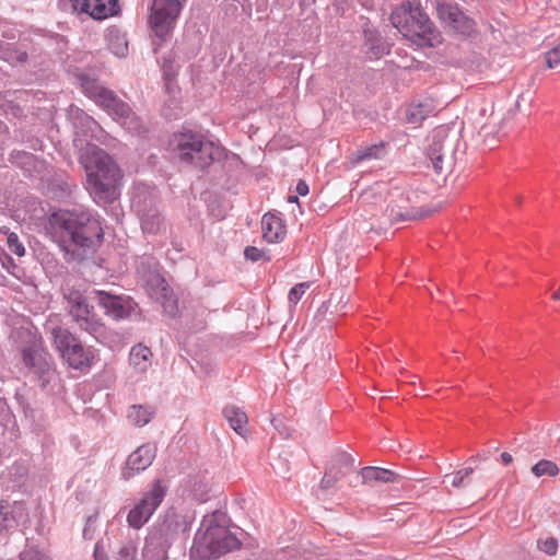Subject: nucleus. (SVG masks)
<instances>
[{
    "label": "nucleus",
    "mask_w": 560,
    "mask_h": 560,
    "mask_svg": "<svg viewBox=\"0 0 560 560\" xmlns=\"http://www.w3.org/2000/svg\"><path fill=\"white\" fill-rule=\"evenodd\" d=\"M50 225L61 248L74 259H83L103 237L100 222L86 211H60L52 214Z\"/></svg>",
    "instance_id": "1"
},
{
    "label": "nucleus",
    "mask_w": 560,
    "mask_h": 560,
    "mask_svg": "<svg viewBox=\"0 0 560 560\" xmlns=\"http://www.w3.org/2000/svg\"><path fill=\"white\" fill-rule=\"evenodd\" d=\"M81 160L86 173V189L94 200L103 203L116 200L120 172L114 160L96 145L88 147Z\"/></svg>",
    "instance_id": "2"
},
{
    "label": "nucleus",
    "mask_w": 560,
    "mask_h": 560,
    "mask_svg": "<svg viewBox=\"0 0 560 560\" xmlns=\"http://www.w3.org/2000/svg\"><path fill=\"white\" fill-rule=\"evenodd\" d=\"M238 545V539L226 526V515L217 511L205 516L190 552L192 558L211 560L237 548Z\"/></svg>",
    "instance_id": "3"
},
{
    "label": "nucleus",
    "mask_w": 560,
    "mask_h": 560,
    "mask_svg": "<svg viewBox=\"0 0 560 560\" xmlns=\"http://www.w3.org/2000/svg\"><path fill=\"white\" fill-rule=\"evenodd\" d=\"M170 145L178 162L199 170L207 168L223 156L220 145L192 131L174 133Z\"/></svg>",
    "instance_id": "4"
},
{
    "label": "nucleus",
    "mask_w": 560,
    "mask_h": 560,
    "mask_svg": "<svg viewBox=\"0 0 560 560\" xmlns=\"http://www.w3.org/2000/svg\"><path fill=\"white\" fill-rule=\"evenodd\" d=\"M390 22L405 37L419 46L434 47L441 43V33L428 15L411 2L402 3L393 11Z\"/></svg>",
    "instance_id": "5"
},
{
    "label": "nucleus",
    "mask_w": 560,
    "mask_h": 560,
    "mask_svg": "<svg viewBox=\"0 0 560 560\" xmlns=\"http://www.w3.org/2000/svg\"><path fill=\"white\" fill-rule=\"evenodd\" d=\"M80 85L88 97L104 108L125 129L137 133L143 129L142 119L133 113L127 103L120 101L113 91L88 77L80 78Z\"/></svg>",
    "instance_id": "6"
},
{
    "label": "nucleus",
    "mask_w": 560,
    "mask_h": 560,
    "mask_svg": "<svg viewBox=\"0 0 560 560\" xmlns=\"http://www.w3.org/2000/svg\"><path fill=\"white\" fill-rule=\"evenodd\" d=\"M50 332L55 348L68 365L74 370L86 371L95 360V350L93 347L84 346L67 328L55 325L49 320L46 325Z\"/></svg>",
    "instance_id": "7"
},
{
    "label": "nucleus",
    "mask_w": 560,
    "mask_h": 560,
    "mask_svg": "<svg viewBox=\"0 0 560 560\" xmlns=\"http://www.w3.org/2000/svg\"><path fill=\"white\" fill-rule=\"evenodd\" d=\"M63 298L67 302V310L80 329L89 332L96 340L106 335L105 325L93 312V307L86 302L80 290L63 288Z\"/></svg>",
    "instance_id": "8"
},
{
    "label": "nucleus",
    "mask_w": 560,
    "mask_h": 560,
    "mask_svg": "<svg viewBox=\"0 0 560 560\" xmlns=\"http://www.w3.org/2000/svg\"><path fill=\"white\" fill-rule=\"evenodd\" d=\"M457 143L456 135L446 128L434 129L427 154L435 173L441 174L452 167Z\"/></svg>",
    "instance_id": "9"
},
{
    "label": "nucleus",
    "mask_w": 560,
    "mask_h": 560,
    "mask_svg": "<svg viewBox=\"0 0 560 560\" xmlns=\"http://www.w3.org/2000/svg\"><path fill=\"white\" fill-rule=\"evenodd\" d=\"M186 1L187 0H152L149 24L155 36L165 39L172 33Z\"/></svg>",
    "instance_id": "10"
},
{
    "label": "nucleus",
    "mask_w": 560,
    "mask_h": 560,
    "mask_svg": "<svg viewBox=\"0 0 560 560\" xmlns=\"http://www.w3.org/2000/svg\"><path fill=\"white\" fill-rule=\"evenodd\" d=\"M166 490V486L161 480H155L133 509L130 510L127 516L129 526L136 529L141 528L162 503Z\"/></svg>",
    "instance_id": "11"
},
{
    "label": "nucleus",
    "mask_w": 560,
    "mask_h": 560,
    "mask_svg": "<svg viewBox=\"0 0 560 560\" xmlns=\"http://www.w3.org/2000/svg\"><path fill=\"white\" fill-rule=\"evenodd\" d=\"M132 207L140 218L141 229L144 233L156 234L163 226V217L161 215L155 197L144 189H137L132 197Z\"/></svg>",
    "instance_id": "12"
},
{
    "label": "nucleus",
    "mask_w": 560,
    "mask_h": 560,
    "mask_svg": "<svg viewBox=\"0 0 560 560\" xmlns=\"http://www.w3.org/2000/svg\"><path fill=\"white\" fill-rule=\"evenodd\" d=\"M177 525L170 518H165L147 537L142 550L145 560H166L167 550L176 533Z\"/></svg>",
    "instance_id": "13"
},
{
    "label": "nucleus",
    "mask_w": 560,
    "mask_h": 560,
    "mask_svg": "<svg viewBox=\"0 0 560 560\" xmlns=\"http://www.w3.org/2000/svg\"><path fill=\"white\" fill-rule=\"evenodd\" d=\"M438 16L442 23L463 36H470L476 32L475 21L466 15L457 4L442 3L436 8Z\"/></svg>",
    "instance_id": "14"
},
{
    "label": "nucleus",
    "mask_w": 560,
    "mask_h": 560,
    "mask_svg": "<svg viewBox=\"0 0 560 560\" xmlns=\"http://www.w3.org/2000/svg\"><path fill=\"white\" fill-rule=\"evenodd\" d=\"M147 288L150 296L162 304L166 314L170 316L176 315L177 300L164 278L156 272L150 273Z\"/></svg>",
    "instance_id": "15"
},
{
    "label": "nucleus",
    "mask_w": 560,
    "mask_h": 560,
    "mask_svg": "<svg viewBox=\"0 0 560 560\" xmlns=\"http://www.w3.org/2000/svg\"><path fill=\"white\" fill-rule=\"evenodd\" d=\"M22 360L24 365L34 374L43 380V384L49 381L52 372L49 355L36 346L25 347L22 350Z\"/></svg>",
    "instance_id": "16"
},
{
    "label": "nucleus",
    "mask_w": 560,
    "mask_h": 560,
    "mask_svg": "<svg viewBox=\"0 0 560 560\" xmlns=\"http://www.w3.org/2000/svg\"><path fill=\"white\" fill-rule=\"evenodd\" d=\"M96 301L105 314L114 319L128 317L133 310L132 301L129 298L114 295L105 291L96 292Z\"/></svg>",
    "instance_id": "17"
},
{
    "label": "nucleus",
    "mask_w": 560,
    "mask_h": 560,
    "mask_svg": "<svg viewBox=\"0 0 560 560\" xmlns=\"http://www.w3.org/2000/svg\"><path fill=\"white\" fill-rule=\"evenodd\" d=\"M156 447L153 444H143L131 453L127 459L126 469L122 471L124 479H130L135 474L143 471L153 462Z\"/></svg>",
    "instance_id": "18"
},
{
    "label": "nucleus",
    "mask_w": 560,
    "mask_h": 560,
    "mask_svg": "<svg viewBox=\"0 0 560 560\" xmlns=\"http://www.w3.org/2000/svg\"><path fill=\"white\" fill-rule=\"evenodd\" d=\"M355 479V482H351L352 486H357L359 482L376 486L378 483L399 482L402 476L389 469L369 466L362 468Z\"/></svg>",
    "instance_id": "19"
},
{
    "label": "nucleus",
    "mask_w": 560,
    "mask_h": 560,
    "mask_svg": "<svg viewBox=\"0 0 560 560\" xmlns=\"http://www.w3.org/2000/svg\"><path fill=\"white\" fill-rule=\"evenodd\" d=\"M25 505L21 502L12 504L0 500V534L13 528L19 521L26 517Z\"/></svg>",
    "instance_id": "20"
},
{
    "label": "nucleus",
    "mask_w": 560,
    "mask_h": 560,
    "mask_svg": "<svg viewBox=\"0 0 560 560\" xmlns=\"http://www.w3.org/2000/svg\"><path fill=\"white\" fill-rule=\"evenodd\" d=\"M364 47L370 58L378 59L389 51L388 44L375 30L364 28Z\"/></svg>",
    "instance_id": "21"
},
{
    "label": "nucleus",
    "mask_w": 560,
    "mask_h": 560,
    "mask_svg": "<svg viewBox=\"0 0 560 560\" xmlns=\"http://www.w3.org/2000/svg\"><path fill=\"white\" fill-rule=\"evenodd\" d=\"M262 236L269 243H275L283 238L285 234L284 225L279 217L267 213L261 220Z\"/></svg>",
    "instance_id": "22"
},
{
    "label": "nucleus",
    "mask_w": 560,
    "mask_h": 560,
    "mask_svg": "<svg viewBox=\"0 0 560 560\" xmlns=\"http://www.w3.org/2000/svg\"><path fill=\"white\" fill-rule=\"evenodd\" d=\"M152 352L150 348L139 343L131 348L129 354L130 365L137 372H145L151 366Z\"/></svg>",
    "instance_id": "23"
},
{
    "label": "nucleus",
    "mask_w": 560,
    "mask_h": 560,
    "mask_svg": "<svg viewBox=\"0 0 560 560\" xmlns=\"http://www.w3.org/2000/svg\"><path fill=\"white\" fill-rule=\"evenodd\" d=\"M223 416L228 420L230 427L240 435H244L247 425L246 413L236 406H226L223 409Z\"/></svg>",
    "instance_id": "24"
},
{
    "label": "nucleus",
    "mask_w": 560,
    "mask_h": 560,
    "mask_svg": "<svg viewBox=\"0 0 560 560\" xmlns=\"http://www.w3.org/2000/svg\"><path fill=\"white\" fill-rule=\"evenodd\" d=\"M155 410L150 406L133 405L128 409L127 418L136 427H143L154 417Z\"/></svg>",
    "instance_id": "25"
},
{
    "label": "nucleus",
    "mask_w": 560,
    "mask_h": 560,
    "mask_svg": "<svg viewBox=\"0 0 560 560\" xmlns=\"http://www.w3.org/2000/svg\"><path fill=\"white\" fill-rule=\"evenodd\" d=\"M118 11V0H98V3L92 9V18L94 20H104L117 14Z\"/></svg>",
    "instance_id": "26"
},
{
    "label": "nucleus",
    "mask_w": 560,
    "mask_h": 560,
    "mask_svg": "<svg viewBox=\"0 0 560 560\" xmlns=\"http://www.w3.org/2000/svg\"><path fill=\"white\" fill-rule=\"evenodd\" d=\"M385 154L383 144H373L358 150L352 158L353 163H360L372 159H381Z\"/></svg>",
    "instance_id": "27"
},
{
    "label": "nucleus",
    "mask_w": 560,
    "mask_h": 560,
    "mask_svg": "<svg viewBox=\"0 0 560 560\" xmlns=\"http://www.w3.org/2000/svg\"><path fill=\"white\" fill-rule=\"evenodd\" d=\"M329 466H335V469L345 471L346 476L353 469L354 458L343 451H338L331 457Z\"/></svg>",
    "instance_id": "28"
},
{
    "label": "nucleus",
    "mask_w": 560,
    "mask_h": 560,
    "mask_svg": "<svg viewBox=\"0 0 560 560\" xmlns=\"http://www.w3.org/2000/svg\"><path fill=\"white\" fill-rule=\"evenodd\" d=\"M0 233L7 237V246L12 254L19 257L25 255V247L23 243L20 241L18 234L10 232L9 228L7 226L0 228Z\"/></svg>",
    "instance_id": "29"
},
{
    "label": "nucleus",
    "mask_w": 560,
    "mask_h": 560,
    "mask_svg": "<svg viewBox=\"0 0 560 560\" xmlns=\"http://www.w3.org/2000/svg\"><path fill=\"white\" fill-rule=\"evenodd\" d=\"M532 472L536 477H542V476L555 477L559 474V467L557 466L556 463H553L551 460L541 459L532 467Z\"/></svg>",
    "instance_id": "30"
},
{
    "label": "nucleus",
    "mask_w": 560,
    "mask_h": 560,
    "mask_svg": "<svg viewBox=\"0 0 560 560\" xmlns=\"http://www.w3.org/2000/svg\"><path fill=\"white\" fill-rule=\"evenodd\" d=\"M343 476L345 471L335 469V466H328L324 474L320 485L324 489H328L332 487Z\"/></svg>",
    "instance_id": "31"
},
{
    "label": "nucleus",
    "mask_w": 560,
    "mask_h": 560,
    "mask_svg": "<svg viewBox=\"0 0 560 560\" xmlns=\"http://www.w3.org/2000/svg\"><path fill=\"white\" fill-rule=\"evenodd\" d=\"M429 114V110L424 108L422 104H419L417 106H411L407 110V119L411 124H418L422 121L427 115Z\"/></svg>",
    "instance_id": "32"
},
{
    "label": "nucleus",
    "mask_w": 560,
    "mask_h": 560,
    "mask_svg": "<svg viewBox=\"0 0 560 560\" xmlns=\"http://www.w3.org/2000/svg\"><path fill=\"white\" fill-rule=\"evenodd\" d=\"M474 472L472 467H467L458 470L452 476L451 485L455 488L466 487L468 485V477Z\"/></svg>",
    "instance_id": "33"
},
{
    "label": "nucleus",
    "mask_w": 560,
    "mask_h": 560,
    "mask_svg": "<svg viewBox=\"0 0 560 560\" xmlns=\"http://www.w3.org/2000/svg\"><path fill=\"white\" fill-rule=\"evenodd\" d=\"M74 11L86 13L92 18V9L98 3V0H69Z\"/></svg>",
    "instance_id": "34"
},
{
    "label": "nucleus",
    "mask_w": 560,
    "mask_h": 560,
    "mask_svg": "<svg viewBox=\"0 0 560 560\" xmlns=\"http://www.w3.org/2000/svg\"><path fill=\"white\" fill-rule=\"evenodd\" d=\"M544 60L549 69L560 66V43L544 54Z\"/></svg>",
    "instance_id": "35"
},
{
    "label": "nucleus",
    "mask_w": 560,
    "mask_h": 560,
    "mask_svg": "<svg viewBox=\"0 0 560 560\" xmlns=\"http://www.w3.org/2000/svg\"><path fill=\"white\" fill-rule=\"evenodd\" d=\"M538 549L549 556H555L558 551V540L555 537H547L537 541Z\"/></svg>",
    "instance_id": "36"
},
{
    "label": "nucleus",
    "mask_w": 560,
    "mask_h": 560,
    "mask_svg": "<svg viewBox=\"0 0 560 560\" xmlns=\"http://www.w3.org/2000/svg\"><path fill=\"white\" fill-rule=\"evenodd\" d=\"M137 546L132 541L124 544L116 557V560H136Z\"/></svg>",
    "instance_id": "37"
},
{
    "label": "nucleus",
    "mask_w": 560,
    "mask_h": 560,
    "mask_svg": "<svg viewBox=\"0 0 560 560\" xmlns=\"http://www.w3.org/2000/svg\"><path fill=\"white\" fill-rule=\"evenodd\" d=\"M308 287L310 285L305 282L295 284L289 292V302L295 305L301 300Z\"/></svg>",
    "instance_id": "38"
},
{
    "label": "nucleus",
    "mask_w": 560,
    "mask_h": 560,
    "mask_svg": "<svg viewBox=\"0 0 560 560\" xmlns=\"http://www.w3.org/2000/svg\"><path fill=\"white\" fill-rule=\"evenodd\" d=\"M20 560H49L42 551L35 548H27L20 555Z\"/></svg>",
    "instance_id": "39"
},
{
    "label": "nucleus",
    "mask_w": 560,
    "mask_h": 560,
    "mask_svg": "<svg viewBox=\"0 0 560 560\" xmlns=\"http://www.w3.org/2000/svg\"><path fill=\"white\" fill-rule=\"evenodd\" d=\"M244 255L246 259L252 261H258L265 257V253L255 246H247L244 250Z\"/></svg>",
    "instance_id": "40"
},
{
    "label": "nucleus",
    "mask_w": 560,
    "mask_h": 560,
    "mask_svg": "<svg viewBox=\"0 0 560 560\" xmlns=\"http://www.w3.org/2000/svg\"><path fill=\"white\" fill-rule=\"evenodd\" d=\"M110 49L116 56L124 57L127 55L128 46L124 39H118L110 44Z\"/></svg>",
    "instance_id": "41"
},
{
    "label": "nucleus",
    "mask_w": 560,
    "mask_h": 560,
    "mask_svg": "<svg viewBox=\"0 0 560 560\" xmlns=\"http://www.w3.org/2000/svg\"><path fill=\"white\" fill-rule=\"evenodd\" d=\"M431 212L429 210L427 211H421V212H417L412 215H404L401 212H396L394 213V210H392V215H394L395 218H399L400 220H407V219H422L427 215H429Z\"/></svg>",
    "instance_id": "42"
},
{
    "label": "nucleus",
    "mask_w": 560,
    "mask_h": 560,
    "mask_svg": "<svg viewBox=\"0 0 560 560\" xmlns=\"http://www.w3.org/2000/svg\"><path fill=\"white\" fill-rule=\"evenodd\" d=\"M94 560H108L100 544H96L94 547Z\"/></svg>",
    "instance_id": "43"
},
{
    "label": "nucleus",
    "mask_w": 560,
    "mask_h": 560,
    "mask_svg": "<svg viewBox=\"0 0 560 560\" xmlns=\"http://www.w3.org/2000/svg\"><path fill=\"white\" fill-rule=\"evenodd\" d=\"M296 192L301 196L308 194V185L304 180H299L296 185Z\"/></svg>",
    "instance_id": "44"
},
{
    "label": "nucleus",
    "mask_w": 560,
    "mask_h": 560,
    "mask_svg": "<svg viewBox=\"0 0 560 560\" xmlns=\"http://www.w3.org/2000/svg\"><path fill=\"white\" fill-rule=\"evenodd\" d=\"M373 195H374V189H370V190L364 191L361 195V201L362 202H368Z\"/></svg>",
    "instance_id": "45"
},
{
    "label": "nucleus",
    "mask_w": 560,
    "mask_h": 560,
    "mask_svg": "<svg viewBox=\"0 0 560 560\" xmlns=\"http://www.w3.org/2000/svg\"><path fill=\"white\" fill-rule=\"evenodd\" d=\"M501 459L505 465H509L513 462V457L510 453L503 452L501 454Z\"/></svg>",
    "instance_id": "46"
},
{
    "label": "nucleus",
    "mask_w": 560,
    "mask_h": 560,
    "mask_svg": "<svg viewBox=\"0 0 560 560\" xmlns=\"http://www.w3.org/2000/svg\"><path fill=\"white\" fill-rule=\"evenodd\" d=\"M5 260L10 261L11 259L7 255H4V259H3L2 256L0 255V261L4 268H7Z\"/></svg>",
    "instance_id": "47"
},
{
    "label": "nucleus",
    "mask_w": 560,
    "mask_h": 560,
    "mask_svg": "<svg viewBox=\"0 0 560 560\" xmlns=\"http://www.w3.org/2000/svg\"><path fill=\"white\" fill-rule=\"evenodd\" d=\"M288 201L289 202H298L299 201V198L296 196H293V195H290L288 197Z\"/></svg>",
    "instance_id": "48"
},
{
    "label": "nucleus",
    "mask_w": 560,
    "mask_h": 560,
    "mask_svg": "<svg viewBox=\"0 0 560 560\" xmlns=\"http://www.w3.org/2000/svg\"><path fill=\"white\" fill-rule=\"evenodd\" d=\"M520 107V102L517 101L516 104H515V109L514 110H510L509 112V115H513L515 113V110H517Z\"/></svg>",
    "instance_id": "49"
},
{
    "label": "nucleus",
    "mask_w": 560,
    "mask_h": 560,
    "mask_svg": "<svg viewBox=\"0 0 560 560\" xmlns=\"http://www.w3.org/2000/svg\"><path fill=\"white\" fill-rule=\"evenodd\" d=\"M476 458H479V459H487V456H486L485 454H482V453H478V454L476 455Z\"/></svg>",
    "instance_id": "50"
},
{
    "label": "nucleus",
    "mask_w": 560,
    "mask_h": 560,
    "mask_svg": "<svg viewBox=\"0 0 560 560\" xmlns=\"http://www.w3.org/2000/svg\"><path fill=\"white\" fill-rule=\"evenodd\" d=\"M26 58H27L26 54H25V52H23V54L19 57V60H20V61H25V60H26Z\"/></svg>",
    "instance_id": "51"
},
{
    "label": "nucleus",
    "mask_w": 560,
    "mask_h": 560,
    "mask_svg": "<svg viewBox=\"0 0 560 560\" xmlns=\"http://www.w3.org/2000/svg\"><path fill=\"white\" fill-rule=\"evenodd\" d=\"M88 119H89V121H91L92 124H95V120H93V119H91V118H89V117H88Z\"/></svg>",
    "instance_id": "52"
},
{
    "label": "nucleus",
    "mask_w": 560,
    "mask_h": 560,
    "mask_svg": "<svg viewBox=\"0 0 560 560\" xmlns=\"http://www.w3.org/2000/svg\"><path fill=\"white\" fill-rule=\"evenodd\" d=\"M482 131H485V133L487 135L488 132L486 131V126L482 127Z\"/></svg>",
    "instance_id": "53"
}]
</instances>
